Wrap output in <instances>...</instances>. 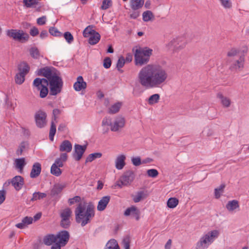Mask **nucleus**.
Here are the masks:
<instances>
[{
    "label": "nucleus",
    "instance_id": "63",
    "mask_svg": "<svg viewBox=\"0 0 249 249\" xmlns=\"http://www.w3.org/2000/svg\"><path fill=\"white\" fill-rule=\"evenodd\" d=\"M30 35L33 36H35L39 34L38 30L37 28L34 27L30 31Z\"/></svg>",
    "mask_w": 249,
    "mask_h": 249
},
{
    "label": "nucleus",
    "instance_id": "18",
    "mask_svg": "<svg viewBox=\"0 0 249 249\" xmlns=\"http://www.w3.org/2000/svg\"><path fill=\"white\" fill-rule=\"evenodd\" d=\"M11 183L17 191H19L24 185V178L20 176H16L12 179Z\"/></svg>",
    "mask_w": 249,
    "mask_h": 249
},
{
    "label": "nucleus",
    "instance_id": "13",
    "mask_svg": "<svg viewBox=\"0 0 249 249\" xmlns=\"http://www.w3.org/2000/svg\"><path fill=\"white\" fill-rule=\"evenodd\" d=\"M46 113L43 111L39 110L36 112L35 118L37 127L42 128L45 126L46 124Z\"/></svg>",
    "mask_w": 249,
    "mask_h": 249
},
{
    "label": "nucleus",
    "instance_id": "29",
    "mask_svg": "<svg viewBox=\"0 0 249 249\" xmlns=\"http://www.w3.org/2000/svg\"><path fill=\"white\" fill-rule=\"evenodd\" d=\"M68 159V155L66 153H61L60 155L59 158H57L53 164H55V165L62 167L63 166V162H65Z\"/></svg>",
    "mask_w": 249,
    "mask_h": 249
},
{
    "label": "nucleus",
    "instance_id": "32",
    "mask_svg": "<svg viewBox=\"0 0 249 249\" xmlns=\"http://www.w3.org/2000/svg\"><path fill=\"white\" fill-rule=\"evenodd\" d=\"M18 70L19 73L26 75L29 71L30 67L26 62H22L18 65Z\"/></svg>",
    "mask_w": 249,
    "mask_h": 249
},
{
    "label": "nucleus",
    "instance_id": "34",
    "mask_svg": "<svg viewBox=\"0 0 249 249\" xmlns=\"http://www.w3.org/2000/svg\"><path fill=\"white\" fill-rule=\"evenodd\" d=\"M100 35L98 32L95 31L94 34H92V35L89 37V44L90 45H95L97 44L100 40Z\"/></svg>",
    "mask_w": 249,
    "mask_h": 249
},
{
    "label": "nucleus",
    "instance_id": "9",
    "mask_svg": "<svg viewBox=\"0 0 249 249\" xmlns=\"http://www.w3.org/2000/svg\"><path fill=\"white\" fill-rule=\"evenodd\" d=\"M72 214V211L69 208H66L61 211L60 216L61 218V226L64 228H68L70 225V218Z\"/></svg>",
    "mask_w": 249,
    "mask_h": 249
},
{
    "label": "nucleus",
    "instance_id": "52",
    "mask_svg": "<svg viewBox=\"0 0 249 249\" xmlns=\"http://www.w3.org/2000/svg\"><path fill=\"white\" fill-rule=\"evenodd\" d=\"M147 175L151 178H156L159 174L158 171L155 169H151L147 171Z\"/></svg>",
    "mask_w": 249,
    "mask_h": 249
},
{
    "label": "nucleus",
    "instance_id": "44",
    "mask_svg": "<svg viewBox=\"0 0 249 249\" xmlns=\"http://www.w3.org/2000/svg\"><path fill=\"white\" fill-rule=\"evenodd\" d=\"M225 187V185L224 184H222L219 187L214 189V196L216 198H219L221 196V194L224 192V189Z\"/></svg>",
    "mask_w": 249,
    "mask_h": 249
},
{
    "label": "nucleus",
    "instance_id": "20",
    "mask_svg": "<svg viewBox=\"0 0 249 249\" xmlns=\"http://www.w3.org/2000/svg\"><path fill=\"white\" fill-rule=\"evenodd\" d=\"M41 171V165L40 163L35 162L32 166L30 176L31 178H34L37 177Z\"/></svg>",
    "mask_w": 249,
    "mask_h": 249
},
{
    "label": "nucleus",
    "instance_id": "49",
    "mask_svg": "<svg viewBox=\"0 0 249 249\" xmlns=\"http://www.w3.org/2000/svg\"><path fill=\"white\" fill-rule=\"evenodd\" d=\"M56 132V126L53 122L51 123V128L49 133V138L51 141L53 140V137Z\"/></svg>",
    "mask_w": 249,
    "mask_h": 249
},
{
    "label": "nucleus",
    "instance_id": "12",
    "mask_svg": "<svg viewBox=\"0 0 249 249\" xmlns=\"http://www.w3.org/2000/svg\"><path fill=\"white\" fill-rule=\"evenodd\" d=\"M125 124V120L122 116H117L111 125L110 130L113 132H118L123 128Z\"/></svg>",
    "mask_w": 249,
    "mask_h": 249
},
{
    "label": "nucleus",
    "instance_id": "8",
    "mask_svg": "<svg viewBox=\"0 0 249 249\" xmlns=\"http://www.w3.org/2000/svg\"><path fill=\"white\" fill-rule=\"evenodd\" d=\"M6 34L8 36L13 38L14 40L22 42L27 41L29 38L28 34L21 30H8L6 32Z\"/></svg>",
    "mask_w": 249,
    "mask_h": 249
},
{
    "label": "nucleus",
    "instance_id": "3",
    "mask_svg": "<svg viewBox=\"0 0 249 249\" xmlns=\"http://www.w3.org/2000/svg\"><path fill=\"white\" fill-rule=\"evenodd\" d=\"M219 231L213 230L204 234L196 244V249H207L218 237Z\"/></svg>",
    "mask_w": 249,
    "mask_h": 249
},
{
    "label": "nucleus",
    "instance_id": "21",
    "mask_svg": "<svg viewBox=\"0 0 249 249\" xmlns=\"http://www.w3.org/2000/svg\"><path fill=\"white\" fill-rule=\"evenodd\" d=\"M56 73H53V71L48 67L40 69L38 71V75L44 76L46 78L47 80L50 79Z\"/></svg>",
    "mask_w": 249,
    "mask_h": 249
},
{
    "label": "nucleus",
    "instance_id": "62",
    "mask_svg": "<svg viewBox=\"0 0 249 249\" xmlns=\"http://www.w3.org/2000/svg\"><path fill=\"white\" fill-rule=\"evenodd\" d=\"M46 21V16H42L40 18H39L37 19V23L39 25H42L45 24Z\"/></svg>",
    "mask_w": 249,
    "mask_h": 249
},
{
    "label": "nucleus",
    "instance_id": "57",
    "mask_svg": "<svg viewBox=\"0 0 249 249\" xmlns=\"http://www.w3.org/2000/svg\"><path fill=\"white\" fill-rule=\"evenodd\" d=\"M49 33L52 36H58L61 35V33L55 27H51L49 29Z\"/></svg>",
    "mask_w": 249,
    "mask_h": 249
},
{
    "label": "nucleus",
    "instance_id": "61",
    "mask_svg": "<svg viewBox=\"0 0 249 249\" xmlns=\"http://www.w3.org/2000/svg\"><path fill=\"white\" fill-rule=\"evenodd\" d=\"M5 102L7 108L13 109L15 108V106L13 104L12 102L7 97H6Z\"/></svg>",
    "mask_w": 249,
    "mask_h": 249
},
{
    "label": "nucleus",
    "instance_id": "48",
    "mask_svg": "<svg viewBox=\"0 0 249 249\" xmlns=\"http://www.w3.org/2000/svg\"><path fill=\"white\" fill-rule=\"evenodd\" d=\"M95 32V31L93 30L90 26H89L84 29L83 35L85 37H89Z\"/></svg>",
    "mask_w": 249,
    "mask_h": 249
},
{
    "label": "nucleus",
    "instance_id": "56",
    "mask_svg": "<svg viewBox=\"0 0 249 249\" xmlns=\"http://www.w3.org/2000/svg\"><path fill=\"white\" fill-rule=\"evenodd\" d=\"M123 244L124 249H130V238L128 236L125 237L123 239Z\"/></svg>",
    "mask_w": 249,
    "mask_h": 249
},
{
    "label": "nucleus",
    "instance_id": "24",
    "mask_svg": "<svg viewBox=\"0 0 249 249\" xmlns=\"http://www.w3.org/2000/svg\"><path fill=\"white\" fill-rule=\"evenodd\" d=\"M33 222V218L30 216H25L21 221V222L16 225V227L20 229H23L26 227L28 225L32 224Z\"/></svg>",
    "mask_w": 249,
    "mask_h": 249
},
{
    "label": "nucleus",
    "instance_id": "27",
    "mask_svg": "<svg viewBox=\"0 0 249 249\" xmlns=\"http://www.w3.org/2000/svg\"><path fill=\"white\" fill-rule=\"evenodd\" d=\"M65 185L61 184H55L51 191V195L54 196L60 194L64 188Z\"/></svg>",
    "mask_w": 249,
    "mask_h": 249
},
{
    "label": "nucleus",
    "instance_id": "54",
    "mask_svg": "<svg viewBox=\"0 0 249 249\" xmlns=\"http://www.w3.org/2000/svg\"><path fill=\"white\" fill-rule=\"evenodd\" d=\"M219 1L225 8L229 9L231 7V2L230 0H219Z\"/></svg>",
    "mask_w": 249,
    "mask_h": 249
},
{
    "label": "nucleus",
    "instance_id": "43",
    "mask_svg": "<svg viewBox=\"0 0 249 249\" xmlns=\"http://www.w3.org/2000/svg\"><path fill=\"white\" fill-rule=\"evenodd\" d=\"M51 173L52 174L56 177L59 176L62 174V171L60 169V167H58L55 164H53L51 168Z\"/></svg>",
    "mask_w": 249,
    "mask_h": 249
},
{
    "label": "nucleus",
    "instance_id": "64",
    "mask_svg": "<svg viewBox=\"0 0 249 249\" xmlns=\"http://www.w3.org/2000/svg\"><path fill=\"white\" fill-rule=\"evenodd\" d=\"M5 199V191H0V204H1Z\"/></svg>",
    "mask_w": 249,
    "mask_h": 249
},
{
    "label": "nucleus",
    "instance_id": "22",
    "mask_svg": "<svg viewBox=\"0 0 249 249\" xmlns=\"http://www.w3.org/2000/svg\"><path fill=\"white\" fill-rule=\"evenodd\" d=\"M72 148L71 143L68 140L63 141L59 146V151L66 153L70 152Z\"/></svg>",
    "mask_w": 249,
    "mask_h": 249
},
{
    "label": "nucleus",
    "instance_id": "55",
    "mask_svg": "<svg viewBox=\"0 0 249 249\" xmlns=\"http://www.w3.org/2000/svg\"><path fill=\"white\" fill-rule=\"evenodd\" d=\"M125 64V59L124 57L121 56L117 62V68L119 71H120V69L123 67Z\"/></svg>",
    "mask_w": 249,
    "mask_h": 249
},
{
    "label": "nucleus",
    "instance_id": "33",
    "mask_svg": "<svg viewBox=\"0 0 249 249\" xmlns=\"http://www.w3.org/2000/svg\"><path fill=\"white\" fill-rule=\"evenodd\" d=\"M43 243L47 246H50L56 242V238L54 234H48L43 239Z\"/></svg>",
    "mask_w": 249,
    "mask_h": 249
},
{
    "label": "nucleus",
    "instance_id": "45",
    "mask_svg": "<svg viewBox=\"0 0 249 249\" xmlns=\"http://www.w3.org/2000/svg\"><path fill=\"white\" fill-rule=\"evenodd\" d=\"M29 52L31 56L35 59H38L40 56L39 51L36 47H32Z\"/></svg>",
    "mask_w": 249,
    "mask_h": 249
},
{
    "label": "nucleus",
    "instance_id": "23",
    "mask_svg": "<svg viewBox=\"0 0 249 249\" xmlns=\"http://www.w3.org/2000/svg\"><path fill=\"white\" fill-rule=\"evenodd\" d=\"M110 197L109 196H103L98 202V204L97 207V210L99 211H104L107 207V206L110 201Z\"/></svg>",
    "mask_w": 249,
    "mask_h": 249
},
{
    "label": "nucleus",
    "instance_id": "5",
    "mask_svg": "<svg viewBox=\"0 0 249 249\" xmlns=\"http://www.w3.org/2000/svg\"><path fill=\"white\" fill-rule=\"evenodd\" d=\"M187 44L186 39L183 36H179L171 40L166 45V48L168 51L176 53L184 49Z\"/></svg>",
    "mask_w": 249,
    "mask_h": 249
},
{
    "label": "nucleus",
    "instance_id": "58",
    "mask_svg": "<svg viewBox=\"0 0 249 249\" xmlns=\"http://www.w3.org/2000/svg\"><path fill=\"white\" fill-rule=\"evenodd\" d=\"M111 65V60L109 57H106L104 60L103 66L106 69H108Z\"/></svg>",
    "mask_w": 249,
    "mask_h": 249
},
{
    "label": "nucleus",
    "instance_id": "14",
    "mask_svg": "<svg viewBox=\"0 0 249 249\" xmlns=\"http://www.w3.org/2000/svg\"><path fill=\"white\" fill-rule=\"evenodd\" d=\"M55 237L56 238V242L62 245V246H64L69 241L70 234L67 231H62L56 235H55Z\"/></svg>",
    "mask_w": 249,
    "mask_h": 249
},
{
    "label": "nucleus",
    "instance_id": "26",
    "mask_svg": "<svg viewBox=\"0 0 249 249\" xmlns=\"http://www.w3.org/2000/svg\"><path fill=\"white\" fill-rule=\"evenodd\" d=\"M226 208L229 212H233L239 208V202L235 199L229 201Z\"/></svg>",
    "mask_w": 249,
    "mask_h": 249
},
{
    "label": "nucleus",
    "instance_id": "7",
    "mask_svg": "<svg viewBox=\"0 0 249 249\" xmlns=\"http://www.w3.org/2000/svg\"><path fill=\"white\" fill-rule=\"evenodd\" d=\"M48 81L45 78H36L33 81V86L37 90L40 91L39 96L44 98L48 94Z\"/></svg>",
    "mask_w": 249,
    "mask_h": 249
},
{
    "label": "nucleus",
    "instance_id": "42",
    "mask_svg": "<svg viewBox=\"0 0 249 249\" xmlns=\"http://www.w3.org/2000/svg\"><path fill=\"white\" fill-rule=\"evenodd\" d=\"M160 95L159 94H154L149 97L148 99V103L149 105H152L158 103L160 100Z\"/></svg>",
    "mask_w": 249,
    "mask_h": 249
},
{
    "label": "nucleus",
    "instance_id": "6",
    "mask_svg": "<svg viewBox=\"0 0 249 249\" xmlns=\"http://www.w3.org/2000/svg\"><path fill=\"white\" fill-rule=\"evenodd\" d=\"M48 81L50 86V94L56 95L62 90L63 82L60 77L56 74Z\"/></svg>",
    "mask_w": 249,
    "mask_h": 249
},
{
    "label": "nucleus",
    "instance_id": "41",
    "mask_svg": "<svg viewBox=\"0 0 249 249\" xmlns=\"http://www.w3.org/2000/svg\"><path fill=\"white\" fill-rule=\"evenodd\" d=\"M178 204V200L175 197L169 198L167 202V205L170 208H175Z\"/></svg>",
    "mask_w": 249,
    "mask_h": 249
},
{
    "label": "nucleus",
    "instance_id": "19",
    "mask_svg": "<svg viewBox=\"0 0 249 249\" xmlns=\"http://www.w3.org/2000/svg\"><path fill=\"white\" fill-rule=\"evenodd\" d=\"M87 87V83L84 81L83 78L81 76H79L77 78V81L73 85V88L76 91H79L82 89H85Z\"/></svg>",
    "mask_w": 249,
    "mask_h": 249
},
{
    "label": "nucleus",
    "instance_id": "25",
    "mask_svg": "<svg viewBox=\"0 0 249 249\" xmlns=\"http://www.w3.org/2000/svg\"><path fill=\"white\" fill-rule=\"evenodd\" d=\"M125 156L122 154L117 156L115 160V167L118 170L122 169L125 165Z\"/></svg>",
    "mask_w": 249,
    "mask_h": 249
},
{
    "label": "nucleus",
    "instance_id": "35",
    "mask_svg": "<svg viewBox=\"0 0 249 249\" xmlns=\"http://www.w3.org/2000/svg\"><path fill=\"white\" fill-rule=\"evenodd\" d=\"M154 18V15L151 11L147 10L142 13V19L145 22L149 21Z\"/></svg>",
    "mask_w": 249,
    "mask_h": 249
},
{
    "label": "nucleus",
    "instance_id": "1",
    "mask_svg": "<svg viewBox=\"0 0 249 249\" xmlns=\"http://www.w3.org/2000/svg\"><path fill=\"white\" fill-rule=\"evenodd\" d=\"M168 78L167 71L156 64H148L142 67L138 74L139 83L146 89L162 86Z\"/></svg>",
    "mask_w": 249,
    "mask_h": 249
},
{
    "label": "nucleus",
    "instance_id": "53",
    "mask_svg": "<svg viewBox=\"0 0 249 249\" xmlns=\"http://www.w3.org/2000/svg\"><path fill=\"white\" fill-rule=\"evenodd\" d=\"M64 36L69 43H71L73 40L72 35L69 32H65L64 34Z\"/></svg>",
    "mask_w": 249,
    "mask_h": 249
},
{
    "label": "nucleus",
    "instance_id": "47",
    "mask_svg": "<svg viewBox=\"0 0 249 249\" xmlns=\"http://www.w3.org/2000/svg\"><path fill=\"white\" fill-rule=\"evenodd\" d=\"M102 155L101 153H94L90 154L87 158L86 162H91L95 159L101 158Z\"/></svg>",
    "mask_w": 249,
    "mask_h": 249
},
{
    "label": "nucleus",
    "instance_id": "51",
    "mask_svg": "<svg viewBox=\"0 0 249 249\" xmlns=\"http://www.w3.org/2000/svg\"><path fill=\"white\" fill-rule=\"evenodd\" d=\"M27 146V143L26 142H22L19 145L18 149L17 151V154L18 156L21 155Z\"/></svg>",
    "mask_w": 249,
    "mask_h": 249
},
{
    "label": "nucleus",
    "instance_id": "39",
    "mask_svg": "<svg viewBox=\"0 0 249 249\" xmlns=\"http://www.w3.org/2000/svg\"><path fill=\"white\" fill-rule=\"evenodd\" d=\"M16 167L17 169H19L21 171L24 166L25 165L26 163L24 158L17 159L15 160Z\"/></svg>",
    "mask_w": 249,
    "mask_h": 249
},
{
    "label": "nucleus",
    "instance_id": "10",
    "mask_svg": "<svg viewBox=\"0 0 249 249\" xmlns=\"http://www.w3.org/2000/svg\"><path fill=\"white\" fill-rule=\"evenodd\" d=\"M247 52V49L241 51L240 49L235 48H231L227 52L226 58L227 62L239 58L240 56H245V53H246Z\"/></svg>",
    "mask_w": 249,
    "mask_h": 249
},
{
    "label": "nucleus",
    "instance_id": "31",
    "mask_svg": "<svg viewBox=\"0 0 249 249\" xmlns=\"http://www.w3.org/2000/svg\"><path fill=\"white\" fill-rule=\"evenodd\" d=\"M121 107L122 103L121 102L116 103L108 108L107 112L110 114H115L119 112Z\"/></svg>",
    "mask_w": 249,
    "mask_h": 249
},
{
    "label": "nucleus",
    "instance_id": "2",
    "mask_svg": "<svg viewBox=\"0 0 249 249\" xmlns=\"http://www.w3.org/2000/svg\"><path fill=\"white\" fill-rule=\"evenodd\" d=\"M81 197L75 196L69 199V203L72 205L76 202H79L74 211L75 220L77 223L80 224L82 227L90 223L94 216V207L91 202L81 201Z\"/></svg>",
    "mask_w": 249,
    "mask_h": 249
},
{
    "label": "nucleus",
    "instance_id": "59",
    "mask_svg": "<svg viewBox=\"0 0 249 249\" xmlns=\"http://www.w3.org/2000/svg\"><path fill=\"white\" fill-rule=\"evenodd\" d=\"M131 161L133 163V164L135 166H139L141 164V159L140 157H133L131 159Z\"/></svg>",
    "mask_w": 249,
    "mask_h": 249
},
{
    "label": "nucleus",
    "instance_id": "37",
    "mask_svg": "<svg viewBox=\"0 0 249 249\" xmlns=\"http://www.w3.org/2000/svg\"><path fill=\"white\" fill-rule=\"evenodd\" d=\"M106 249H120V248L116 240L111 239L107 243Z\"/></svg>",
    "mask_w": 249,
    "mask_h": 249
},
{
    "label": "nucleus",
    "instance_id": "16",
    "mask_svg": "<svg viewBox=\"0 0 249 249\" xmlns=\"http://www.w3.org/2000/svg\"><path fill=\"white\" fill-rule=\"evenodd\" d=\"M87 146L76 144L74 145V151L72 154L73 158L76 161H79L82 158L83 154L86 151Z\"/></svg>",
    "mask_w": 249,
    "mask_h": 249
},
{
    "label": "nucleus",
    "instance_id": "36",
    "mask_svg": "<svg viewBox=\"0 0 249 249\" xmlns=\"http://www.w3.org/2000/svg\"><path fill=\"white\" fill-rule=\"evenodd\" d=\"M23 3L26 8H36L39 2L36 0H23Z\"/></svg>",
    "mask_w": 249,
    "mask_h": 249
},
{
    "label": "nucleus",
    "instance_id": "46",
    "mask_svg": "<svg viewBox=\"0 0 249 249\" xmlns=\"http://www.w3.org/2000/svg\"><path fill=\"white\" fill-rule=\"evenodd\" d=\"M26 75L21 73H18L15 77V80L16 84L18 85L22 84L25 81V76Z\"/></svg>",
    "mask_w": 249,
    "mask_h": 249
},
{
    "label": "nucleus",
    "instance_id": "60",
    "mask_svg": "<svg viewBox=\"0 0 249 249\" xmlns=\"http://www.w3.org/2000/svg\"><path fill=\"white\" fill-rule=\"evenodd\" d=\"M111 124H112V123L107 117H105L103 119L102 122V127H105L106 126H110L111 127Z\"/></svg>",
    "mask_w": 249,
    "mask_h": 249
},
{
    "label": "nucleus",
    "instance_id": "38",
    "mask_svg": "<svg viewBox=\"0 0 249 249\" xmlns=\"http://www.w3.org/2000/svg\"><path fill=\"white\" fill-rule=\"evenodd\" d=\"M146 195L144 191H139L136 194L133 196V201L135 203L140 202L143 198H145Z\"/></svg>",
    "mask_w": 249,
    "mask_h": 249
},
{
    "label": "nucleus",
    "instance_id": "50",
    "mask_svg": "<svg viewBox=\"0 0 249 249\" xmlns=\"http://www.w3.org/2000/svg\"><path fill=\"white\" fill-rule=\"evenodd\" d=\"M112 2L111 0H103L101 9L102 10H107L112 6Z\"/></svg>",
    "mask_w": 249,
    "mask_h": 249
},
{
    "label": "nucleus",
    "instance_id": "28",
    "mask_svg": "<svg viewBox=\"0 0 249 249\" xmlns=\"http://www.w3.org/2000/svg\"><path fill=\"white\" fill-rule=\"evenodd\" d=\"M144 2V0H130V7L133 10H138L142 7Z\"/></svg>",
    "mask_w": 249,
    "mask_h": 249
},
{
    "label": "nucleus",
    "instance_id": "15",
    "mask_svg": "<svg viewBox=\"0 0 249 249\" xmlns=\"http://www.w3.org/2000/svg\"><path fill=\"white\" fill-rule=\"evenodd\" d=\"M135 178V174L132 171L126 172L120 178V182L124 186L130 185Z\"/></svg>",
    "mask_w": 249,
    "mask_h": 249
},
{
    "label": "nucleus",
    "instance_id": "11",
    "mask_svg": "<svg viewBox=\"0 0 249 249\" xmlns=\"http://www.w3.org/2000/svg\"><path fill=\"white\" fill-rule=\"evenodd\" d=\"M245 56H240L239 58L227 62L230 64L229 69L232 71H240L244 68Z\"/></svg>",
    "mask_w": 249,
    "mask_h": 249
},
{
    "label": "nucleus",
    "instance_id": "17",
    "mask_svg": "<svg viewBox=\"0 0 249 249\" xmlns=\"http://www.w3.org/2000/svg\"><path fill=\"white\" fill-rule=\"evenodd\" d=\"M140 212L139 210L135 206H132L126 209L124 211V215L128 216L131 215L134 217L137 220L140 219Z\"/></svg>",
    "mask_w": 249,
    "mask_h": 249
},
{
    "label": "nucleus",
    "instance_id": "30",
    "mask_svg": "<svg viewBox=\"0 0 249 249\" xmlns=\"http://www.w3.org/2000/svg\"><path fill=\"white\" fill-rule=\"evenodd\" d=\"M217 97L220 100L221 103L224 107H228L230 106L231 101L229 98L224 96L220 93L217 94Z\"/></svg>",
    "mask_w": 249,
    "mask_h": 249
},
{
    "label": "nucleus",
    "instance_id": "4",
    "mask_svg": "<svg viewBox=\"0 0 249 249\" xmlns=\"http://www.w3.org/2000/svg\"><path fill=\"white\" fill-rule=\"evenodd\" d=\"M134 53L135 64L142 66L147 63L149 61V57L152 54L153 50L148 48L133 49Z\"/></svg>",
    "mask_w": 249,
    "mask_h": 249
},
{
    "label": "nucleus",
    "instance_id": "40",
    "mask_svg": "<svg viewBox=\"0 0 249 249\" xmlns=\"http://www.w3.org/2000/svg\"><path fill=\"white\" fill-rule=\"evenodd\" d=\"M47 196V194L44 193H41L39 192H35L33 194V197L31 199L32 201L39 200L44 198Z\"/></svg>",
    "mask_w": 249,
    "mask_h": 249
}]
</instances>
